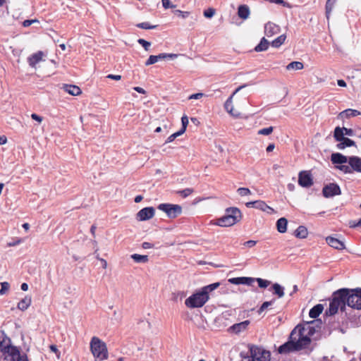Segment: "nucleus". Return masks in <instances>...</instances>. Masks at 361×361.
Here are the masks:
<instances>
[{"mask_svg": "<svg viewBox=\"0 0 361 361\" xmlns=\"http://www.w3.org/2000/svg\"><path fill=\"white\" fill-rule=\"evenodd\" d=\"M310 344V340L307 338H300L298 331L293 329L290 334L289 340L279 346L278 351L280 354H287L305 349Z\"/></svg>", "mask_w": 361, "mask_h": 361, "instance_id": "1", "label": "nucleus"}, {"mask_svg": "<svg viewBox=\"0 0 361 361\" xmlns=\"http://www.w3.org/2000/svg\"><path fill=\"white\" fill-rule=\"evenodd\" d=\"M0 348L6 360L16 361L20 358L18 349L11 345V340L3 331H0Z\"/></svg>", "mask_w": 361, "mask_h": 361, "instance_id": "2", "label": "nucleus"}, {"mask_svg": "<svg viewBox=\"0 0 361 361\" xmlns=\"http://www.w3.org/2000/svg\"><path fill=\"white\" fill-rule=\"evenodd\" d=\"M241 219L242 214L239 209L229 207L226 209L225 215L216 219L213 224L222 227L231 226L239 222Z\"/></svg>", "mask_w": 361, "mask_h": 361, "instance_id": "3", "label": "nucleus"}, {"mask_svg": "<svg viewBox=\"0 0 361 361\" xmlns=\"http://www.w3.org/2000/svg\"><path fill=\"white\" fill-rule=\"evenodd\" d=\"M322 325L321 319H314L298 324L294 329L298 331V334L300 338H307L311 341L310 337L322 328Z\"/></svg>", "mask_w": 361, "mask_h": 361, "instance_id": "4", "label": "nucleus"}, {"mask_svg": "<svg viewBox=\"0 0 361 361\" xmlns=\"http://www.w3.org/2000/svg\"><path fill=\"white\" fill-rule=\"evenodd\" d=\"M90 348L96 361H104L108 359L106 344L99 338L93 336L91 338Z\"/></svg>", "mask_w": 361, "mask_h": 361, "instance_id": "5", "label": "nucleus"}, {"mask_svg": "<svg viewBox=\"0 0 361 361\" xmlns=\"http://www.w3.org/2000/svg\"><path fill=\"white\" fill-rule=\"evenodd\" d=\"M345 290L344 288H341L333 293L332 300L329 303V307L326 311V314L332 316L335 314L338 310L340 308L341 311L345 309L346 304L344 295Z\"/></svg>", "mask_w": 361, "mask_h": 361, "instance_id": "6", "label": "nucleus"}, {"mask_svg": "<svg viewBox=\"0 0 361 361\" xmlns=\"http://www.w3.org/2000/svg\"><path fill=\"white\" fill-rule=\"evenodd\" d=\"M346 296H345L347 305L349 307L361 310V288L348 289L344 288Z\"/></svg>", "mask_w": 361, "mask_h": 361, "instance_id": "7", "label": "nucleus"}, {"mask_svg": "<svg viewBox=\"0 0 361 361\" xmlns=\"http://www.w3.org/2000/svg\"><path fill=\"white\" fill-rule=\"evenodd\" d=\"M209 299V295H206L205 293L200 291L193 293L185 301V305L188 308H198L202 307Z\"/></svg>", "mask_w": 361, "mask_h": 361, "instance_id": "8", "label": "nucleus"}, {"mask_svg": "<svg viewBox=\"0 0 361 361\" xmlns=\"http://www.w3.org/2000/svg\"><path fill=\"white\" fill-rule=\"evenodd\" d=\"M348 165H338L336 169L344 173H352L354 171L361 173V158L357 156L348 157Z\"/></svg>", "mask_w": 361, "mask_h": 361, "instance_id": "9", "label": "nucleus"}, {"mask_svg": "<svg viewBox=\"0 0 361 361\" xmlns=\"http://www.w3.org/2000/svg\"><path fill=\"white\" fill-rule=\"evenodd\" d=\"M157 209L166 213L169 219H175L182 213V207L179 204L161 203L157 206Z\"/></svg>", "mask_w": 361, "mask_h": 361, "instance_id": "10", "label": "nucleus"}, {"mask_svg": "<svg viewBox=\"0 0 361 361\" xmlns=\"http://www.w3.org/2000/svg\"><path fill=\"white\" fill-rule=\"evenodd\" d=\"M334 137L338 142L336 145V148L338 149H343L345 147L355 146V142L353 140L343 136V133H342L341 127L339 126L334 129Z\"/></svg>", "mask_w": 361, "mask_h": 361, "instance_id": "11", "label": "nucleus"}, {"mask_svg": "<svg viewBox=\"0 0 361 361\" xmlns=\"http://www.w3.org/2000/svg\"><path fill=\"white\" fill-rule=\"evenodd\" d=\"M249 350L254 361L270 360V353L262 348L251 345L249 346Z\"/></svg>", "mask_w": 361, "mask_h": 361, "instance_id": "12", "label": "nucleus"}, {"mask_svg": "<svg viewBox=\"0 0 361 361\" xmlns=\"http://www.w3.org/2000/svg\"><path fill=\"white\" fill-rule=\"evenodd\" d=\"M313 178L309 171H302L298 174V184L302 188H310L313 185Z\"/></svg>", "mask_w": 361, "mask_h": 361, "instance_id": "13", "label": "nucleus"}, {"mask_svg": "<svg viewBox=\"0 0 361 361\" xmlns=\"http://www.w3.org/2000/svg\"><path fill=\"white\" fill-rule=\"evenodd\" d=\"M323 195L326 197H331L341 193V188L336 183H329L325 185L322 190Z\"/></svg>", "mask_w": 361, "mask_h": 361, "instance_id": "14", "label": "nucleus"}, {"mask_svg": "<svg viewBox=\"0 0 361 361\" xmlns=\"http://www.w3.org/2000/svg\"><path fill=\"white\" fill-rule=\"evenodd\" d=\"M155 210L152 207H145L140 209L137 214V219L139 221H147L154 216Z\"/></svg>", "mask_w": 361, "mask_h": 361, "instance_id": "15", "label": "nucleus"}, {"mask_svg": "<svg viewBox=\"0 0 361 361\" xmlns=\"http://www.w3.org/2000/svg\"><path fill=\"white\" fill-rule=\"evenodd\" d=\"M250 323V322L249 320H245L242 322L234 324L229 327L228 331L231 333L238 334L246 330Z\"/></svg>", "mask_w": 361, "mask_h": 361, "instance_id": "16", "label": "nucleus"}, {"mask_svg": "<svg viewBox=\"0 0 361 361\" xmlns=\"http://www.w3.org/2000/svg\"><path fill=\"white\" fill-rule=\"evenodd\" d=\"M280 27L271 22H268L264 26V33L267 37H271L280 32Z\"/></svg>", "mask_w": 361, "mask_h": 361, "instance_id": "17", "label": "nucleus"}, {"mask_svg": "<svg viewBox=\"0 0 361 361\" xmlns=\"http://www.w3.org/2000/svg\"><path fill=\"white\" fill-rule=\"evenodd\" d=\"M255 278L242 276L231 278L228 279V282L235 285L244 284L250 286L255 281Z\"/></svg>", "mask_w": 361, "mask_h": 361, "instance_id": "18", "label": "nucleus"}, {"mask_svg": "<svg viewBox=\"0 0 361 361\" xmlns=\"http://www.w3.org/2000/svg\"><path fill=\"white\" fill-rule=\"evenodd\" d=\"M326 241L329 246L334 249L342 250L345 248L344 243L336 238L328 236L326 238Z\"/></svg>", "mask_w": 361, "mask_h": 361, "instance_id": "19", "label": "nucleus"}, {"mask_svg": "<svg viewBox=\"0 0 361 361\" xmlns=\"http://www.w3.org/2000/svg\"><path fill=\"white\" fill-rule=\"evenodd\" d=\"M247 86L246 84H244L243 85H240L233 92V94L227 99V100L226 101L225 104H224V107H225V109L231 114H233V104H232V100H233V96L238 92L240 91L241 89Z\"/></svg>", "mask_w": 361, "mask_h": 361, "instance_id": "20", "label": "nucleus"}, {"mask_svg": "<svg viewBox=\"0 0 361 361\" xmlns=\"http://www.w3.org/2000/svg\"><path fill=\"white\" fill-rule=\"evenodd\" d=\"M331 161L334 164L344 165L348 162V157L338 152L331 155Z\"/></svg>", "mask_w": 361, "mask_h": 361, "instance_id": "21", "label": "nucleus"}, {"mask_svg": "<svg viewBox=\"0 0 361 361\" xmlns=\"http://www.w3.org/2000/svg\"><path fill=\"white\" fill-rule=\"evenodd\" d=\"M360 114H361V112L357 111V110L348 109H345V110L341 111L338 115V119H341V120H344L345 118H351V117H355V116H357L360 115Z\"/></svg>", "mask_w": 361, "mask_h": 361, "instance_id": "22", "label": "nucleus"}, {"mask_svg": "<svg viewBox=\"0 0 361 361\" xmlns=\"http://www.w3.org/2000/svg\"><path fill=\"white\" fill-rule=\"evenodd\" d=\"M44 56V53L42 51H39L33 54H32L30 57H28V63L31 67H35L37 63L42 60V57Z\"/></svg>", "mask_w": 361, "mask_h": 361, "instance_id": "23", "label": "nucleus"}, {"mask_svg": "<svg viewBox=\"0 0 361 361\" xmlns=\"http://www.w3.org/2000/svg\"><path fill=\"white\" fill-rule=\"evenodd\" d=\"M255 208L259 209L263 212H266L268 214H272L274 212V210L273 208L268 206L265 202L262 200H256L255 207Z\"/></svg>", "mask_w": 361, "mask_h": 361, "instance_id": "24", "label": "nucleus"}, {"mask_svg": "<svg viewBox=\"0 0 361 361\" xmlns=\"http://www.w3.org/2000/svg\"><path fill=\"white\" fill-rule=\"evenodd\" d=\"M63 89L73 96L79 95L81 93V90L79 87L73 85H63Z\"/></svg>", "mask_w": 361, "mask_h": 361, "instance_id": "25", "label": "nucleus"}, {"mask_svg": "<svg viewBox=\"0 0 361 361\" xmlns=\"http://www.w3.org/2000/svg\"><path fill=\"white\" fill-rule=\"evenodd\" d=\"M324 307L322 304H317L310 309L309 312L310 317L316 319L323 311Z\"/></svg>", "mask_w": 361, "mask_h": 361, "instance_id": "26", "label": "nucleus"}, {"mask_svg": "<svg viewBox=\"0 0 361 361\" xmlns=\"http://www.w3.org/2000/svg\"><path fill=\"white\" fill-rule=\"evenodd\" d=\"M250 13V9L247 6H246V5L239 6V7L238 8V15L240 18H242L243 20L248 18Z\"/></svg>", "mask_w": 361, "mask_h": 361, "instance_id": "27", "label": "nucleus"}, {"mask_svg": "<svg viewBox=\"0 0 361 361\" xmlns=\"http://www.w3.org/2000/svg\"><path fill=\"white\" fill-rule=\"evenodd\" d=\"M288 221L286 218L281 217L276 221L277 230L281 233H284L287 230Z\"/></svg>", "mask_w": 361, "mask_h": 361, "instance_id": "28", "label": "nucleus"}, {"mask_svg": "<svg viewBox=\"0 0 361 361\" xmlns=\"http://www.w3.org/2000/svg\"><path fill=\"white\" fill-rule=\"evenodd\" d=\"M271 289L273 290V294L277 295L279 298H281L284 296V288L279 283H275L272 285Z\"/></svg>", "mask_w": 361, "mask_h": 361, "instance_id": "29", "label": "nucleus"}, {"mask_svg": "<svg viewBox=\"0 0 361 361\" xmlns=\"http://www.w3.org/2000/svg\"><path fill=\"white\" fill-rule=\"evenodd\" d=\"M337 0H327L325 5V14L327 20L329 19L331 13Z\"/></svg>", "mask_w": 361, "mask_h": 361, "instance_id": "30", "label": "nucleus"}, {"mask_svg": "<svg viewBox=\"0 0 361 361\" xmlns=\"http://www.w3.org/2000/svg\"><path fill=\"white\" fill-rule=\"evenodd\" d=\"M269 42L264 37H262L260 42L255 47L257 52L266 51L269 47Z\"/></svg>", "mask_w": 361, "mask_h": 361, "instance_id": "31", "label": "nucleus"}, {"mask_svg": "<svg viewBox=\"0 0 361 361\" xmlns=\"http://www.w3.org/2000/svg\"><path fill=\"white\" fill-rule=\"evenodd\" d=\"M30 305L31 298L26 296L18 303V308L22 311H24L27 310Z\"/></svg>", "mask_w": 361, "mask_h": 361, "instance_id": "32", "label": "nucleus"}, {"mask_svg": "<svg viewBox=\"0 0 361 361\" xmlns=\"http://www.w3.org/2000/svg\"><path fill=\"white\" fill-rule=\"evenodd\" d=\"M308 231L305 226H300L295 231V235L298 238H305L307 236Z\"/></svg>", "mask_w": 361, "mask_h": 361, "instance_id": "33", "label": "nucleus"}, {"mask_svg": "<svg viewBox=\"0 0 361 361\" xmlns=\"http://www.w3.org/2000/svg\"><path fill=\"white\" fill-rule=\"evenodd\" d=\"M220 286V283L216 282L212 284H209L208 286H204L201 288V290L202 293H205L206 295H209V293L214 290Z\"/></svg>", "mask_w": 361, "mask_h": 361, "instance_id": "34", "label": "nucleus"}, {"mask_svg": "<svg viewBox=\"0 0 361 361\" xmlns=\"http://www.w3.org/2000/svg\"><path fill=\"white\" fill-rule=\"evenodd\" d=\"M286 38V36L285 35H281L273 40L271 44L273 47L279 48L284 43Z\"/></svg>", "mask_w": 361, "mask_h": 361, "instance_id": "35", "label": "nucleus"}, {"mask_svg": "<svg viewBox=\"0 0 361 361\" xmlns=\"http://www.w3.org/2000/svg\"><path fill=\"white\" fill-rule=\"evenodd\" d=\"M303 67H304V66L302 62L293 61L286 66V69L288 71H290V70L298 71V70H302L303 68Z\"/></svg>", "mask_w": 361, "mask_h": 361, "instance_id": "36", "label": "nucleus"}, {"mask_svg": "<svg viewBox=\"0 0 361 361\" xmlns=\"http://www.w3.org/2000/svg\"><path fill=\"white\" fill-rule=\"evenodd\" d=\"M131 258L137 263H146L149 260L147 255H141L138 254L132 255Z\"/></svg>", "mask_w": 361, "mask_h": 361, "instance_id": "37", "label": "nucleus"}, {"mask_svg": "<svg viewBox=\"0 0 361 361\" xmlns=\"http://www.w3.org/2000/svg\"><path fill=\"white\" fill-rule=\"evenodd\" d=\"M255 279V281L257 282L259 287L262 288H266L271 284V281L266 279L261 278H256Z\"/></svg>", "mask_w": 361, "mask_h": 361, "instance_id": "38", "label": "nucleus"}, {"mask_svg": "<svg viewBox=\"0 0 361 361\" xmlns=\"http://www.w3.org/2000/svg\"><path fill=\"white\" fill-rule=\"evenodd\" d=\"M275 302V299H272L270 301H266L262 303L261 307L259 308L257 312L258 314H261L264 310H266L268 307L273 305Z\"/></svg>", "mask_w": 361, "mask_h": 361, "instance_id": "39", "label": "nucleus"}, {"mask_svg": "<svg viewBox=\"0 0 361 361\" xmlns=\"http://www.w3.org/2000/svg\"><path fill=\"white\" fill-rule=\"evenodd\" d=\"M182 127L179 130L183 134L185 132L188 124V118L186 115H184L181 118Z\"/></svg>", "mask_w": 361, "mask_h": 361, "instance_id": "40", "label": "nucleus"}, {"mask_svg": "<svg viewBox=\"0 0 361 361\" xmlns=\"http://www.w3.org/2000/svg\"><path fill=\"white\" fill-rule=\"evenodd\" d=\"M240 355L242 358L241 361H254L252 355L250 354V350L248 352L242 351Z\"/></svg>", "mask_w": 361, "mask_h": 361, "instance_id": "41", "label": "nucleus"}, {"mask_svg": "<svg viewBox=\"0 0 361 361\" xmlns=\"http://www.w3.org/2000/svg\"><path fill=\"white\" fill-rule=\"evenodd\" d=\"M137 27L145 29V30H149V29H154L157 27V25H151L148 22H143L138 23L137 25Z\"/></svg>", "mask_w": 361, "mask_h": 361, "instance_id": "42", "label": "nucleus"}, {"mask_svg": "<svg viewBox=\"0 0 361 361\" xmlns=\"http://www.w3.org/2000/svg\"><path fill=\"white\" fill-rule=\"evenodd\" d=\"M269 2L272 4H280L284 7H287L289 8H291L293 7V6L290 4L283 0H270Z\"/></svg>", "mask_w": 361, "mask_h": 361, "instance_id": "43", "label": "nucleus"}, {"mask_svg": "<svg viewBox=\"0 0 361 361\" xmlns=\"http://www.w3.org/2000/svg\"><path fill=\"white\" fill-rule=\"evenodd\" d=\"M237 192L238 193L239 195L240 196H246V195H251V191L249 188H239L238 190H237Z\"/></svg>", "mask_w": 361, "mask_h": 361, "instance_id": "44", "label": "nucleus"}, {"mask_svg": "<svg viewBox=\"0 0 361 361\" xmlns=\"http://www.w3.org/2000/svg\"><path fill=\"white\" fill-rule=\"evenodd\" d=\"M10 284L8 282L1 283L0 295H4L9 290Z\"/></svg>", "mask_w": 361, "mask_h": 361, "instance_id": "45", "label": "nucleus"}, {"mask_svg": "<svg viewBox=\"0 0 361 361\" xmlns=\"http://www.w3.org/2000/svg\"><path fill=\"white\" fill-rule=\"evenodd\" d=\"M192 192H193V189L189 188L178 192V193L180 194L183 197H187L188 196L191 195Z\"/></svg>", "mask_w": 361, "mask_h": 361, "instance_id": "46", "label": "nucleus"}, {"mask_svg": "<svg viewBox=\"0 0 361 361\" xmlns=\"http://www.w3.org/2000/svg\"><path fill=\"white\" fill-rule=\"evenodd\" d=\"M273 130H274V128L271 126L268 127V128H264L260 129L258 131V134L263 135H268L273 132Z\"/></svg>", "mask_w": 361, "mask_h": 361, "instance_id": "47", "label": "nucleus"}, {"mask_svg": "<svg viewBox=\"0 0 361 361\" xmlns=\"http://www.w3.org/2000/svg\"><path fill=\"white\" fill-rule=\"evenodd\" d=\"M137 42L142 45L143 47V48L146 50V51H148L149 49V47L151 46V43L149 42H147L146 41L145 39H139L137 40Z\"/></svg>", "mask_w": 361, "mask_h": 361, "instance_id": "48", "label": "nucleus"}, {"mask_svg": "<svg viewBox=\"0 0 361 361\" xmlns=\"http://www.w3.org/2000/svg\"><path fill=\"white\" fill-rule=\"evenodd\" d=\"M215 14V9L209 8L204 11V16L207 18H211Z\"/></svg>", "mask_w": 361, "mask_h": 361, "instance_id": "49", "label": "nucleus"}, {"mask_svg": "<svg viewBox=\"0 0 361 361\" xmlns=\"http://www.w3.org/2000/svg\"><path fill=\"white\" fill-rule=\"evenodd\" d=\"M158 61L157 57L155 55H151L148 59L145 61V66L152 65Z\"/></svg>", "mask_w": 361, "mask_h": 361, "instance_id": "50", "label": "nucleus"}, {"mask_svg": "<svg viewBox=\"0 0 361 361\" xmlns=\"http://www.w3.org/2000/svg\"><path fill=\"white\" fill-rule=\"evenodd\" d=\"M181 135H183V133L180 130H178L176 133H174L173 134L171 135L167 138V140H166V143H169V142H173L177 137H178V136Z\"/></svg>", "mask_w": 361, "mask_h": 361, "instance_id": "51", "label": "nucleus"}, {"mask_svg": "<svg viewBox=\"0 0 361 361\" xmlns=\"http://www.w3.org/2000/svg\"><path fill=\"white\" fill-rule=\"evenodd\" d=\"M342 133H343V136L348 135V136H353L354 135V131L351 128H347L345 127L341 128Z\"/></svg>", "mask_w": 361, "mask_h": 361, "instance_id": "52", "label": "nucleus"}, {"mask_svg": "<svg viewBox=\"0 0 361 361\" xmlns=\"http://www.w3.org/2000/svg\"><path fill=\"white\" fill-rule=\"evenodd\" d=\"M204 96L203 93H195L189 96L188 99H198Z\"/></svg>", "mask_w": 361, "mask_h": 361, "instance_id": "53", "label": "nucleus"}, {"mask_svg": "<svg viewBox=\"0 0 361 361\" xmlns=\"http://www.w3.org/2000/svg\"><path fill=\"white\" fill-rule=\"evenodd\" d=\"M175 12L176 13H178V16L183 18H185L189 16V12H187V11H182L180 10H176Z\"/></svg>", "mask_w": 361, "mask_h": 361, "instance_id": "54", "label": "nucleus"}, {"mask_svg": "<svg viewBox=\"0 0 361 361\" xmlns=\"http://www.w3.org/2000/svg\"><path fill=\"white\" fill-rule=\"evenodd\" d=\"M164 8H173L174 5L171 4L169 0H161Z\"/></svg>", "mask_w": 361, "mask_h": 361, "instance_id": "55", "label": "nucleus"}, {"mask_svg": "<svg viewBox=\"0 0 361 361\" xmlns=\"http://www.w3.org/2000/svg\"><path fill=\"white\" fill-rule=\"evenodd\" d=\"M350 227H351V228L361 227V218L357 222L356 221H350Z\"/></svg>", "mask_w": 361, "mask_h": 361, "instance_id": "56", "label": "nucleus"}, {"mask_svg": "<svg viewBox=\"0 0 361 361\" xmlns=\"http://www.w3.org/2000/svg\"><path fill=\"white\" fill-rule=\"evenodd\" d=\"M35 22H37V20H25L23 21V25L24 27H29L30 25H31L33 23H35Z\"/></svg>", "mask_w": 361, "mask_h": 361, "instance_id": "57", "label": "nucleus"}, {"mask_svg": "<svg viewBox=\"0 0 361 361\" xmlns=\"http://www.w3.org/2000/svg\"><path fill=\"white\" fill-rule=\"evenodd\" d=\"M257 242L255 240H247L244 243V245L248 247H252L256 245Z\"/></svg>", "mask_w": 361, "mask_h": 361, "instance_id": "58", "label": "nucleus"}, {"mask_svg": "<svg viewBox=\"0 0 361 361\" xmlns=\"http://www.w3.org/2000/svg\"><path fill=\"white\" fill-rule=\"evenodd\" d=\"M107 78L115 80H119L121 78V76L120 75H114V74H109L106 76Z\"/></svg>", "mask_w": 361, "mask_h": 361, "instance_id": "59", "label": "nucleus"}, {"mask_svg": "<svg viewBox=\"0 0 361 361\" xmlns=\"http://www.w3.org/2000/svg\"><path fill=\"white\" fill-rule=\"evenodd\" d=\"M178 54H166L165 53L166 59H175L178 57Z\"/></svg>", "mask_w": 361, "mask_h": 361, "instance_id": "60", "label": "nucleus"}, {"mask_svg": "<svg viewBox=\"0 0 361 361\" xmlns=\"http://www.w3.org/2000/svg\"><path fill=\"white\" fill-rule=\"evenodd\" d=\"M31 118L33 120L38 121L39 123L42 122V118L36 114H32L31 115Z\"/></svg>", "mask_w": 361, "mask_h": 361, "instance_id": "61", "label": "nucleus"}, {"mask_svg": "<svg viewBox=\"0 0 361 361\" xmlns=\"http://www.w3.org/2000/svg\"><path fill=\"white\" fill-rule=\"evenodd\" d=\"M142 247L144 248V249H149V248H152L153 247L152 244L150 243H148V242H144L142 245Z\"/></svg>", "mask_w": 361, "mask_h": 361, "instance_id": "62", "label": "nucleus"}, {"mask_svg": "<svg viewBox=\"0 0 361 361\" xmlns=\"http://www.w3.org/2000/svg\"><path fill=\"white\" fill-rule=\"evenodd\" d=\"M133 89L136 92H139L140 94H145L146 93V91L143 88H142L140 87H135Z\"/></svg>", "mask_w": 361, "mask_h": 361, "instance_id": "63", "label": "nucleus"}, {"mask_svg": "<svg viewBox=\"0 0 361 361\" xmlns=\"http://www.w3.org/2000/svg\"><path fill=\"white\" fill-rule=\"evenodd\" d=\"M274 147H275L274 144H269L267 146L266 150H267V152H272L274 150Z\"/></svg>", "mask_w": 361, "mask_h": 361, "instance_id": "64", "label": "nucleus"}]
</instances>
